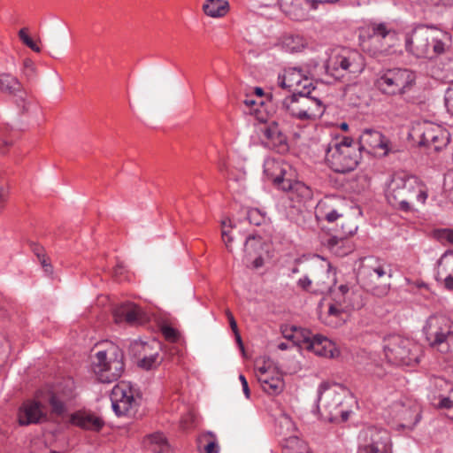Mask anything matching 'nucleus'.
Here are the masks:
<instances>
[{
    "label": "nucleus",
    "mask_w": 453,
    "mask_h": 453,
    "mask_svg": "<svg viewBox=\"0 0 453 453\" xmlns=\"http://www.w3.org/2000/svg\"><path fill=\"white\" fill-rule=\"evenodd\" d=\"M255 91H256V94H257V96H262V95L264 94L263 88H258V87H257V88H255Z\"/></svg>",
    "instance_id": "nucleus-64"
},
{
    "label": "nucleus",
    "mask_w": 453,
    "mask_h": 453,
    "mask_svg": "<svg viewBox=\"0 0 453 453\" xmlns=\"http://www.w3.org/2000/svg\"><path fill=\"white\" fill-rule=\"evenodd\" d=\"M226 315L227 319L229 321V325H230V327H231L232 331L234 332V331L238 330L237 323H236V320H235L233 313L229 310H227L226 311Z\"/></svg>",
    "instance_id": "nucleus-55"
},
{
    "label": "nucleus",
    "mask_w": 453,
    "mask_h": 453,
    "mask_svg": "<svg viewBox=\"0 0 453 453\" xmlns=\"http://www.w3.org/2000/svg\"><path fill=\"white\" fill-rule=\"evenodd\" d=\"M293 175L290 176L284 185H280V189L292 193V196L296 195L301 200L306 201L312 197L311 189L303 182L294 180Z\"/></svg>",
    "instance_id": "nucleus-27"
},
{
    "label": "nucleus",
    "mask_w": 453,
    "mask_h": 453,
    "mask_svg": "<svg viewBox=\"0 0 453 453\" xmlns=\"http://www.w3.org/2000/svg\"><path fill=\"white\" fill-rule=\"evenodd\" d=\"M37 256L40 259L41 265L45 268V271L48 272L51 268L50 265L47 263L44 256L41 257L39 254H37Z\"/></svg>",
    "instance_id": "nucleus-59"
},
{
    "label": "nucleus",
    "mask_w": 453,
    "mask_h": 453,
    "mask_svg": "<svg viewBox=\"0 0 453 453\" xmlns=\"http://www.w3.org/2000/svg\"><path fill=\"white\" fill-rule=\"evenodd\" d=\"M122 350L114 344L96 353L92 369L96 380L102 383H111L119 380L124 371Z\"/></svg>",
    "instance_id": "nucleus-7"
},
{
    "label": "nucleus",
    "mask_w": 453,
    "mask_h": 453,
    "mask_svg": "<svg viewBox=\"0 0 453 453\" xmlns=\"http://www.w3.org/2000/svg\"><path fill=\"white\" fill-rule=\"evenodd\" d=\"M361 36L380 43L378 51L387 52L396 40V32L386 22H370L362 28Z\"/></svg>",
    "instance_id": "nucleus-13"
},
{
    "label": "nucleus",
    "mask_w": 453,
    "mask_h": 453,
    "mask_svg": "<svg viewBox=\"0 0 453 453\" xmlns=\"http://www.w3.org/2000/svg\"><path fill=\"white\" fill-rule=\"evenodd\" d=\"M365 93L363 86L357 83L349 85L346 89V95L350 100H353L352 104L354 105L360 104V100L365 96Z\"/></svg>",
    "instance_id": "nucleus-39"
},
{
    "label": "nucleus",
    "mask_w": 453,
    "mask_h": 453,
    "mask_svg": "<svg viewBox=\"0 0 453 453\" xmlns=\"http://www.w3.org/2000/svg\"><path fill=\"white\" fill-rule=\"evenodd\" d=\"M422 333L430 347L448 351L453 342V322L445 314H432L426 319Z\"/></svg>",
    "instance_id": "nucleus-8"
},
{
    "label": "nucleus",
    "mask_w": 453,
    "mask_h": 453,
    "mask_svg": "<svg viewBox=\"0 0 453 453\" xmlns=\"http://www.w3.org/2000/svg\"><path fill=\"white\" fill-rule=\"evenodd\" d=\"M278 349L280 350H286L288 349V344L286 342H280L278 344Z\"/></svg>",
    "instance_id": "nucleus-62"
},
{
    "label": "nucleus",
    "mask_w": 453,
    "mask_h": 453,
    "mask_svg": "<svg viewBox=\"0 0 453 453\" xmlns=\"http://www.w3.org/2000/svg\"><path fill=\"white\" fill-rule=\"evenodd\" d=\"M342 244L343 239L337 236H330L323 243L325 247L337 256H343L346 254V251L342 250Z\"/></svg>",
    "instance_id": "nucleus-40"
},
{
    "label": "nucleus",
    "mask_w": 453,
    "mask_h": 453,
    "mask_svg": "<svg viewBox=\"0 0 453 453\" xmlns=\"http://www.w3.org/2000/svg\"><path fill=\"white\" fill-rule=\"evenodd\" d=\"M314 89L312 84L303 85L301 90L285 97L280 102L278 106L279 111L302 121H311L320 118L325 111V107L320 99L311 96V90Z\"/></svg>",
    "instance_id": "nucleus-4"
},
{
    "label": "nucleus",
    "mask_w": 453,
    "mask_h": 453,
    "mask_svg": "<svg viewBox=\"0 0 453 453\" xmlns=\"http://www.w3.org/2000/svg\"><path fill=\"white\" fill-rule=\"evenodd\" d=\"M256 241V236L253 235V234H250L246 237L245 239V246L247 247V245L249 243H251L252 242H255Z\"/></svg>",
    "instance_id": "nucleus-61"
},
{
    "label": "nucleus",
    "mask_w": 453,
    "mask_h": 453,
    "mask_svg": "<svg viewBox=\"0 0 453 453\" xmlns=\"http://www.w3.org/2000/svg\"><path fill=\"white\" fill-rule=\"evenodd\" d=\"M147 441L154 453H172L171 446L162 433H154L148 435Z\"/></svg>",
    "instance_id": "nucleus-33"
},
{
    "label": "nucleus",
    "mask_w": 453,
    "mask_h": 453,
    "mask_svg": "<svg viewBox=\"0 0 453 453\" xmlns=\"http://www.w3.org/2000/svg\"><path fill=\"white\" fill-rule=\"evenodd\" d=\"M417 73L409 68L393 67L381 70L375 81L378 90L388 96H403L416 85Z\"/></svg>",
    "instance_id": "nucleus-6"
},
{
    "label": "nucleus",
    "mask_w": 453,
    "mask_h": 453,
    "mask_svg": "<svg viewBox=\"0 0 453 453\" xmlns=\"http://www.w3.org/2000/svg\"><path fill=\"white\" fill-rule=\"evenodd\" d=\"M239 380L242 383V391L246 396V398H250V388H249V385H248V381L245 378V376L243 374H240L239 375Z\"/></svg>",
    "instance_id": "nucleus-52"
},
{
    "label": "nucleus",
    "mask_w": 453,
    "mask_h": 453,
    "mask_svg": "<svg viewBox=\"0 0 453 453\" xmlns=\"http://www.w3.org/2000/svg\"><path fill=\"white\" fill-rule=\"evenodd\" d=\"M342 406V396L331 388L328 382H322L318 388V396L312 412L320 414V418L329 422L339 419V410Z\"/></svg>",
    "instance_id": "nucleus-10"
},
{
    "label": "nucleus",
    "mask_w": 453,
    "mask_h": 453,
    "mask_svg": "<svg viewBox=\"0 0 453 453\" xmlns=\"http://www.w3.org/2000/svg\"><path fill=\"white\" fill-rule=\"evenodd\" d=\"M392 276L391 265L384 259L376 257H367L362 259L357 273L360 286L378 297L386 296L390 290L389 283L379 285V280L385 277L391 279Z\"/></svg>",
    "instance_id": "nucleus-5"
},
{
    "label": "nucleus",
    "mask_w": 453,
    "mask_h": 453,
    "mask_svg": "<svg viewBox=\"0 0 453 453\" xmlns=\"http://www.w3.org/2000/svg\"><path fill=\"white\" fill-rule=\"evenodd\" d=\"M365 67V59L357 50L342 49L331 58L326 65V72L338 79L344 73L359 74Z\"/></svg>",
    "instance_id": "nucleus-11"
},
{
    "label": "nucleus",
    "mask_w": 453,
    "mask_h": 453,
    "mask_svg": "<svg viewBox=\"0 0 453 453\" xmlns=\"http://www.w3.org/2000/svg\"><path fill=\"white\" fill-rule=\"evenodd\" d=\"M350 288L348 284H342L338 287L337 292L334 296H347L349 294Z\"/></svg>",
    "instance_id": "nucleus-54"
},
{
    "label": "nucleus",
    "mask_w": 453,
    "mask_h": 453,
    "mask_svg": "<svg viewBox=\"0 0 453 453\" xmlns=\"http://www.w3.org/2000/svg\"><path fill=\"white\" fill-rule=\"evenodd\" d=\"M162 362L159 356V348H156L155 351L147 356H142L138 361V366L145 370H152L157 367Z\"/></svg>",
    "instance_id": "nucleus-37"
},
{
    "label": "nucleus",
    "mask_w": 453,
    "mask_h": 453,
    "mask_svg": "<svg viewBox=\"0 0 453 453\" xmlns=\"http://www.w3.org/2000/svg\"><path fill=\"white\" fill-rule=\"evenodd\" d=\"M9 196V189L8 187L5 185H0V211L4 206V203H6Z\"/></svg>",
    "instance_id": "nucleus-49"
},
{
    "label": "nucleus",
    "mask_w": 453,
    "mask_h": 453,
    "mask_svg": "<svg viewBox=\"0 0 453 453\" xmlns=\"http://www.w3.org/2000/svg\"><path fill=\"white\" fill-rule=\"evenodd\" d=\"M284 424L287 427L293 426V422L289 418H285Z\"/></svg>",
    "instance_id": "nucleus-63"
},
{
    "label": "nucleus",
    "mask_w": 453,
    "mask_h": 453,
    "mask_svg": "<svg viewBox=\"0 0 453 453\" xmlns=\"http://www.w3.org/2000/svg\"><path fill=\"white\" fill-rule=\"evenodd\" d=\"M444 101L448 112L453 116V85L446 90Z\"/></svg>",
    "instance_id": "nucleus-43"
},
{
    "label": "nucleus",
    "mask_w": 453,
    "mask_h": 453,
    "mask_svg": "<svg viewBox=\"0 0 453 453\" xmlns=\"http://www.w3.org/2000/svg\"><path fill=\"white\" fill-rule=\"evenodd\" d=\"M49 403L52 411L57 415H62L66 411L65 403L60 399L57 395H52L50 397Z\"/></svg>",
    "instance_id": "nucleus-41"
},
{
    "label": "nucleus",
    "mask_w": 453,
    "mask_h": 453,
    "mask_svg": "<svg viewBox=\"0 0 453 453\" xmlns=\"http://www.w3.org/2000/svg\"><path fill=\"white\" fill-rule=\"evenodd\" d=\"M281 446L283 453H302L304 443L297 435H291L282 440Z\"/></svg>",
    "instance_id": "nucleus-36"
},
{
    "label": "nucleus",
    "mask_w": 453,
    "mask_h": 453,
    "mask_svg": "<svg viewBox=\"0 0 453 453\" xmlns=\"http://www.w3.org/2000/svg\"><path fill=\"white\" fill-rule=\"evenodd\" d=\"M261 138L263 144L268 149L278 151L286 150L287 138L275 121L267 123L261 127Z\"/></svg>",
    "instance_id": "nucleus-20"
},
{
    "label": "nucleus",
    "mask_w": 453,
    "mask_h": 453,
    "mask_svg": "<svg viewBox=\"0 0 453 453\" xmlns=\"http://www.w3.org/2000/svg\"><path fill=\"white\" fill-rule=\"evenodd\" d=\"M362 146L349 136L335 138L325 147V163L334 172L348 173L354 171L362 158Z\"/></svg>",
    "instance_id": "nucleus-3"
},
{
    "label": "nucleus",
    "mask_w": 453,
    "mask_h": 453,
    "mask_svg": "<svg viewBox=\"0 0 453 453\" xmlns=\"http://www.w3.org/2000/svg\"><path fill=\"white\" fill-rule=\"evenodd\" d=\"M263 167L265 175L279 188L293 175L291 166L280 157H266L264 160Z\"/></svg>",
    "instance_id": "nucleus-18"
},
{
    "label": "nucleus",
    "mask_w": 453,
    "mask_h": 453,
    "mask_svg": "<svg viewBox=\"0 0 453 453\" xmlns=\"http://www.w3.org/2000/svg\"><path fill=\"white\" fill-rule=\"evenodd\" d=\"M383 350L388 361L395 365L410 366L419 362V347L400 335L385 339Z\"/></svg>",
    "instance_id": "nucleus-9"
},
{
    "label": "nucleus",
    "mask_w": 453,
    "mask_h": 453,
    "mask_svg": "<svg viewBox=\"0 0 453 453\" xmlns=\"http://www.w3.org/2000/svg\"><path fill=\"white\" fill-rule=\"evenodd\" d=\"M450 43V34L435 26L418 24L404 34L405 50L416 58H432L443 54Z\"/></svg>",
    "instance_id": "nucleus-1"
},
{
    "label": "nucleus",
    "mask_w": 453,
    "mask_h": 453,
    "mask_svg": "<svg viewBox=\"0 0 453 453\" xmlns=\"http://www.w3.org/2000/svg\"><path fill=\"white\" fill-rule=\"evenodd\" d=\"M303 348L313 351L319 357H334V346L332 342L321 334H313L311 332L307 341H305Z\"/></svg>",
    "instance_id": "nucleus-25"
},
{
    "label": "nucleus",
    "mask_w": 453,
    "mask_h": 453,
    "mask_svg": "<svg viewBox=\"0 0 453 453\" xmlns=\"http://www.w3.org/2000/svg\"><path fill=\"white\" fill-rule=\"evenodd\" d=\"M45 419L46 414L39 402L28 400L24 402L19 408L18 421L20 426L39 424Z\"/></svg>",
    "instance_id": "nucleus-19"
},
{
    "label": "nucleus",
    "mask_w": 453,
    "mask_h": 453,
    "mask_svg": "<svg viewBox=\"0 0 453 453\" xmlns=\"http://www.w3.org/2000/svg\"><path fill=\"white\" fill-rule=\"evenodd\" d=\"M342 216L343 214L338 209L333 208L327 202L321 201L319 203L317 213L319 219H323L328 223H334Z\"/></svg>",
    "instance_id": "nucleus-35"
},
{
    "label": "nucleus",
    "mask_w": 453,
    "mask_h": 453,
    "mask_svg": "<svg viewBox=\"0 0 453 453\" xmlns=\"http://www.w3.org/2000/svg\"><path fill=\"white\" fill-rule=\"evenodd\" d=\"M395 409L397 410L396 429L398 431H411L421 419L420 412L414 408L396 404Z\"/></svg>",
    "instance_id": "nucleus-24"
},
{
    "label": "nucleus",
    "mask_w": 453,
    "mask_h": 453,
    "mask_svg": "<svg viewBox=\"0 0 453 453\" xmlns=\"http://www.w3.org/2000/svg\"><path fill=\"white\" fill-rule=\"evenodd\" d=\"M156 348H159V343L156 341L145 342L140 340H135L130 343V352L134 356L138 357L139 359L142 357V356L151 354L152 351L156 350Z\"/></svg>",
    "instance_id": "nucleus-34"
},
{
    "label": "nucleus",
    "mask_w": 453,
    "mask_h": 453,
    "mask_svg": "<svg viewBox=\"0 0 453 453\" xmlns=\"http://www.w3.org/2000/svg\"><path fill=\"white\" fill-rule=\"evenodd\" d=\"M165 338L168 341L175 342L178 338V332L172 326H166L162 328Z\"/></svg>",
    "instance_id": "nucleus-44"
},
{
    "label": "nucleus",
    "mask_w": 453,
    "mask_h": 453,
    "mask_svg": "<svg viewBox=\"0 0 453 453\" xmlns=\"http://www.w3.org/2000/svg\"><path fill=\"white\" fill-rule=\"evenodd\" d=\"M438 408L439 409H451L453 408V401L447 396H440L439 397V403H438Z\"/></svg>",
    "instance_id": "nucleus-50"
},
{
    "label": "nucleus",
    "mask_w": 453,
    "mask_h": 453,
    "mask_svg": "<svg viewBox=\"0 0 453 453\" xmlns=\"http://www.w3.org/2000/svg\"><path fill=\"white\" fill-rule=\"evenodd\" d=\"M12 142L6 137L4 131H0V155H4L7 152Z\"/></svg>",
    "instance_id": "nucleus-45"
},
{
    "label": "nucleus",
    "mask_w": 453,
    "mask_h": 453,
    "mask_svg": "<svg viewBox=\"0 0 453 453\" xmlns=\"http://www.w3.org/2000/svg\"><path fill=\"white\" fill-rule=\"evenodd\" d=\"M203 11L209 17L221 18L228 12L229 3L226 0H206Z\"/></svg>",
    "instance_id": "nucleus-28"
},
{
    "label": "nucleus",
    "mask_w": 453,
    "mask_h": 453,
    "mask_svg": "<svg viewBox=\"0 0 453 453\" xmlns=\"http://www.w3.org/2000/svg\"><path fill=\"white\" fill-rule=\"evenodd\" d=\"M282 334L284 338L291 340L296 345L303 347L305 341H307L308 336L311 334V331L292 326L283 328Z\"/></svg>",
    "instance_id": "nucleus-31"
},
{
    "label": "nucleus",
    "mask_w": 453,
    "mask_h": 453,
    "mask_svg": "<svg viewBox=\"0 0 453 453\" xmlns=\"http://www.w3.org/2000/svg\"><path fill=\"white\" fill-rule=\"evenodd\" d=\"M11 349L12 346L10 342L6 340L5 345L0 348V366L4 365L6 363Z\"/></svg>",
    "instance_id": "nucleus-46"
},
{
    "label": "nucleus",
    "mask_w": 453,
    "mask_h": 453,
    "mask_svg": "<svg viewBox=\"0 0 453 453\" xmlns=\"http://www.w3.org/2000/svg\"><path fill=\"white\" fill-rule=\"evenodd\" d=\"M438 236L441 240L453 244V228H444L440 230L438 232Z\"/></svg>",
    "instance_id": "nucleus-48"
},
{
    "label": "nucleus",
    "mask_w": 453,
    "mask_h": 453,
    "mask_svg": "<svg viewBox=\"0 0 453 453\" xmlns=\"http://www.w3.org/2000/svg\"><path fill=\"white\" fill-rule=\"evenodd\" d=\"M262 389L268 395H278L284 389V381L279 375L270 374L267 378L258 381Z\"/></svg>",
    "instance_id": "nucleus-30"
},
{
    "label": "nucleus",
    "mask_w": 453,
    "mask_h": 453,
    "mask_svg": "<svg viewBox=\"0 0 453 453\" xmlns=\"http://www.w3.org/2000/svg\"><path fill=\"white\" fill-rule=\"evenodd\" d=\"M427 197V188L423 181L405 173H394L386 191L388 203L406 213L415 211V202L425 204Z\"/></svg>",
    "instance_id": "nucleus-2"
},
{
    "label": "nucleus",
    "mask_w": 453,
    "mask_h": 453,
    "mask_svg": "<svg viewBox=\"0 0 453 453\" xmlns=\"http://www.w3.org/2000/svg\"><path fill=\"white\" fill-rule=\"evenodd\" d=\"M71 423L85 430L99 431L104 421L98 416L86 411H77L71 416Z\"/></svg>",
    "instance_id": "nucleus-26"
},
{
    "label": "nucleus",
    "mask_w": 453,
    "mask_h": 453,
    "mask_svg": "<svg viewBox=\"0 0 453 453\" xmlns=\"http://www.w3.org/2000/svg\"><path fill=\"white\" fill-rule=\"evenodd\" d=\"M338 411H339V418H341L342 421H347L349 419V417L350 414L349 411L343 410L342 406Z\"/></svg>",
    "instance_id": "nucleus-57"
},
{
    "label": "nucleus",
    "mask_w": 453,
    "mask_h": 453,
    "mask_svg": "<svg viewBox=\"0 0 453 453\" xmlns=\"http://www.w3.org/2000/svg\"><path fill=\"white\" fill-rule=\"evenodd\" d=\"M110 398L112 410L117 416L129 414L136 404L133 388L129 383L125 381L113 387Z\"/></svg>",
    "instance_id": "nucleus-14"
},
{
    "label": "nucleus",
    "mask_w": 453,
    "mask_h": 453,
    "mask_svg": "<svg viewBox=\"0 0 453 453\" xmlns=\"http://www.w3.org/2000/svg\"><path fill=\"white\" fill-rule=\"evenodd\" d=\"M0 90L13 96L17 105L22 109L23 112H28L33 106L19 81L11 73L0 74Z\"/></svg>",
    "instance_id": "nucleus-16"
},
{
    "label": "nucleus",
    "mask_w": 453,
    "mask_h": 453,
    "mask_svg": "<svg viewBox=\"0 0 453 453\" xmlns=\"http://www.w3.org/2000/svg\"><path fill=\"white\" fill-rule=\"evenodd\" d=\"M113 316L116 323L125 321L130 325H141L147 320L142 309L132 303H123L117 307Z\"/></svg>",
    "instance_id": "nucleus-21"
},
{
    "label": "nucleus",
    "mask_w": 453,
    "mask_h": 453,
    "mask_svg": "<svg viewBox=\"0 0 453 453\" xmlns=\"http://www.w3.org/2000/svg\"><path fill=\"white\" fill-rule=\"evenodd\" d=\"M222 239L227 248L228 250H231V248H230V243L232 242V237L230 236L229 234V232L228 231H226V230H223L222 231Z\"/></svg>",
    "instance_id": "nucleus-56"
},
{
    "label": "nucleus",
    "mask_w": 453,
    "mask_h": 453,
    "mask_svg": "<svg viewBox=\"0 0 453 453\" xmlns=\"http://www.w3.org/2000/svg\"><path fill=\"white\" fill-rule=\"evenodd\" d=\"M418 144L430 147L438 151L449 142V136L440 126L432 123H425L420 128Z\"/></svg>",
    "instance_id": "nucleus-17"
},
{
    "label": "nucleus",
    "mask_w": 453,
    "mask_h": 453,
    "mask_svg": "<svg viewBox=\"0 0 453 453\" xmlns=\"http://www.w3.org/2000/svg\"><path fill=\"white\" fill-rule=\"evenodd\" d=\"M234 335H235V338H236V342H238V344L240 345V347L242 349H243V345H242V338H241V335L239 334V331L236 330L234 332Z\"/></svg>",
    "instance_id": "nucleus-60"
},
{
    "label": "nucleus",
    "mask_w": 453,
    "mask_h": 453,
    "mask_svg": "<svg viewBox=\"0 0 453 453\" xmlns=\"http://www.w3.org/2000/svg\"><path fill=\"white\" fill-rule=\"evenodd\" d=\"M334 301L335 303L330 304L328 309L330 316L339 317L345 311L358 308L351 302L350 296H334Z\"/></svg>",
    "instance_id": "nucleus-32"
},
{
    "label": "nucleus",
    "mask_w": 453,
    "mask_h": 453,
    "mask_svg": "<svg viewBox=\"0 0 453 453\" xmlns=\"http://www.w3.org/2000/svg\"><path fill=\"white\" fill-rule=\"evenodd\" d=\"M311 84L308 78H306L302 70L297 67H290L284 70L283 73H279L277 78V84L281 88L296 89L297 87Z\"/></svg>",
    "instance_id": "nucleus-22"
},
{
    "label": "nucleus",
    "mask_w": 453,
    "mask_h": 453,
    "mask_svg": "<svg viewBox=\"0 0 453 453\" xmlns=\"http://www.w3.org/2000/svg\"><path fill=\"white\" fill-rule=\"evenodd\" d=\"M306 46V40L300 35H286L281 40V48L287 52H300Z\"/></svg>",
    "instance_id": "nucleus-29"
},
{
    "label": "nucleus",
    "mask_w": 453,
    "mask_h": 453,
    "mask_svg": "<svg viewBox=\"0 0 453 453\" xmlns=\"http://www.w3.org/2000/svg\"><path fill=\"white\" fill-rule=\"evenodd\" d=\"M255 372H256V377L257 379V381H260V380L267 378L268 375L272 374L270 372V368L268 366H266L265 365H261V366H257Z\"/></svg>",
    "instance_id": "nucleus-47"
},
{
    "label": "nucleus",
    "mask_w": 453,
    "mask_h": 453,
    "mask_svg": "<svg viewBox=\"0 0 453 453\" xmlns=\"http://www.w3.org/2000/svg\"><path fill=\"white\" fill-rule=\"evenodd\" d=\"M219 447L216 441H211L204 447V453H219Z\"/></svg>",
    "instance_id": "nucleus-53"
},
{
    "label": "nucleus",
    "mask_w": 453,
    "mask_h": 453,
    "mask_svg": "<svg viewBox=\"0 0 453 453\" xmlns=\"http://www.w3.org/2000/svg\"><path fill=\"white\" fill-rule=\"evenodd\" d=\"M357 144L358 146H362V150L365 146L372 150H381L384 157L401 151L400 147L390 142L380 131L372 128L365 129L362 132L360 142Z\"/></svg>",
    "instance_id": "nucleus-15"
},
{
    "label": "nucleus",
    "mask_w": 453,
    "mask_h": 453,
    "mask_svg": "<svg viewBox=\"0 0 453 453\" xmlns=\"http://www.w3.org/2000/svg\"><path fill=\"white\" fill-rule=\"evenodd\" d=\"M311 284H312V281L307 275L303 276L297 281V286L306 291L309 290Z\"/></svg>",
    "instance_id": "nucleus-51"
},
{
    "label": "nucleus",
    "mask_w": 453,
    "mask_h": 453,
    "mask_svg": "<svg viewBox=\"0 0 453 453\" xmlns=\"http://www.w3.org/2000/svg\"><path fill=\"white\" fill-rule=\"evenodd\" d=\"M19 37L22 42L35 52H40L41 49L36 45L33 39L27 35V29L22 28L19 31Z\"/></svg>",
    "instance_id": "nucleus-42"
},
{
    "label": "nucleus",
    "mask_w": 453,
    "mask_h": 453,
    "mask_svg": "<svg viewBox=\"0 0 453 453\" xmlns=\"http://www.w3.org/2000/svg\"><path fill=\"white\" fill-rule=\"evenodd\" d=\"M436 280L443 281L447 289H453V250H446L439 259Z\"/></svg>",
    "instance_id": "nucleus-23"
},
{
    "label": "nucleus",
    "mask_w": 453,
    "mask_h": 453,
    "mask_svg": "<svg viewBox=\"0 0 453 453\" xmlns=\"http://www.w3.org/2000/svg\"><path fill=\"white\" fill-rule=\"evenodd\" d=\"M389 433L382 428L369 426L358 435L357 453H393Z\"/></svg>",
    "instance_id": "nucleus-12"
},
{
    "label": "nucleus",
    "mask_w": 453,
    "mask_h": 453,
    "mask_svg": "<svg viewBox=\"0 0 453 453\" xmlns=\"http://www.w3.org/2000/svg\"><path fill=\"white\" fill-rule=\"evenodd\" d=\"M312 9H317L319 4H325L324 0H305Z\"/></svg>",
    "instance_id": "nucleus-58"
},
{
    "label": "nucleus",
    "mask_w": 453,
    "mask_h": 453,
    "mask_svg": "<svg viewBox=\"0 0 453 453\" xmlns=\"http://www.w3.org/2000/svg\"><path fill=\"white\" fill-rule=\"evenodd\" d=\"M246 218L250 224L257 226H262L269 220L266 212L257 208L248 209Z\"/></svg>",
    "instance_id": "nucleus-38"
}]
</instances>
